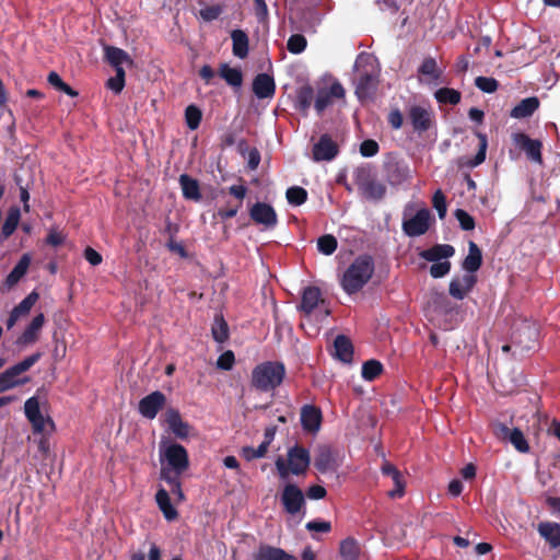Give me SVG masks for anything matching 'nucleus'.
<instances>
[{"label":"nucleus","instance_id":"nucleus-62","mask_svg":"<svg viewBox=\"0 0 560 560\" xmlns=\"http://www.w3.org/2000/svg\"><path fill=\"white\" fill-rule=\"evenodd\" d=\"M222 7L217 5H209L199 11L200 18L206 22H211L217 20L221 13H222Z\"/></svg>","mask_w":560,"mask_h":560},{"label":"nucleus","instance_id":"nucleus-1","mask_svg":"<svg viewBox=\"0 0 560 560\" xmlns=\"http://www.w3.org/2000/svg\"><path fill=\"white\" fill-rule=\"evenodd\" d=\"M374 270L375 264L372 256L359 255L340 277V287L348 295L357 294L369 283Z\"/></svg>","mask_w":560,"mask_h":560},{"label":"nucleus","instance_id":"nucleus-7","mask_svg":"<svg viewBox=\"0 0 560 560\" xmlns=\"http://www.w3.org/2000/svg\"><path fill=\"white\" fill-rule=\"evenodd\" d=\"M380 83V71L371 63L359 71L355 82V95L363 102L373 100Z\"/></svg>","mask_w":560,"mask_h":560},{"label":"nucleus","instance_id":"nucleus-6","mask_svg":"<svg viewBox=\"0 0 560 560\" xmlns=\"http://www.w3.org/2000/svg\"><path fill=\"white\" fill-rule=\"evenodd\" d=\"M40 358V352L33 353L32 355L26 357L21 362L12 365L4 372L0 373V381L4 386L5 390L26 384L30 381V378L20 377V375L28 371L36 362H38Z\"/></svg>","mask_w":560,"mask_h":560},{"label":"nucleus","instance_id":"nucleus-37","mask_svg":"<svg viewBox=\"0 0 560 560\" xmlns=\"http://www.w3.org/2000/svg\"><path fill=\"white\" fill-rule=\"evenodd\" d=\"M231 38L233 42L232 51L234 56L244 59L248 55V36L242 30H234L231 33Z\"/></svg>","mask_w":560,"mask_h":560},{"label":"nucleus","instance_id":"nucleus-33","mask_svg":"<svg viewBox=\"0 0 560 560\" xmlns=\"http://www.w3.org/2000/svg\"><path fill=\"white\" fill-rule=\"evenodd\" d=\"M539 104L536 96L526 97L512 108L510 116L517 119L530 117L538 109Z\"/></svg>","mask_w":560,"mask_h":560},{"label":"nucleus","instance_id":"nucleus-61","mask_svg":"<svg viewBox=\"0 0 560 560\" xmlns=\"http://www.w3.org/2000/svg\"><path fill=\"white\" fill-rule=\"evenodd\" d=\"M235 362V355L232 350H226L217 360V366L223 371H230Z\"/></svg>","mask_w":560,"mask_h":560},{"label":"nucleus","instance_id":"nucleus-40","mask_svg":"<svg viewBox=\"0 0 560 560\" xmlns=\"http://www.w3.org/2000/svg\"><path fill=\"white\" fill-rule=\"evenodd\" d=\"M213 339L219 343H224L230 337L229 325L224 319L223 315H215L214 322L211 328Z\"/></svg>","mask_w":560,"mask_h":560},{"label":"nucleus","instance_id":"nucleus-56","mask_svg":"<svg viewBox=\"0 0 560 560\" xmlns=\"http://www.w3.org/2000/svg\"><path fill=\"white\" fill-rule=\"evenodd\" d=\"M115 77H112L107 80L106 86L110 89L116 94L120 93L125 88V70L117 69Z\"/></svg>","mask_w":560,"mask_h":560},{"label":"nucleus","instance_id":"nucleus-12","mask_svg":"<svg viewBox=\"0 0 560 560\" xmlns=\"http://www.w3.org/2000/svg\"><path fill=\"white\" fill-rule=\"evenodd\" d=\"M513 142L516 147L525 152L529 161L539 165L542 164V142L540 140L532 139L524 132H516L513 135Z\"/></svg>","mask_w":560,"mask_h":560},{"label":"nucleus","instance_id":"nucleus-63","mask_svg":"<svg viewBox=\"0 0 560 560\" xmlns=\"http://www.w3.org/2000/svg\"><path fill=\"white\" fill-rule=\"evenodd\" d=\"M387 122L394 130H398L404 125V116L399 108H392L387 115Z\"/></svg>","mask_w":560,"mask_h":560},{"label":"nucleus","instance_id":"nucleus-42","mask_svg":"<svg viewBox=\"0 0 560 560\" xmlns=\"http://www.w3.org/2000/svg\"><path fill=\"white\" fill-rule=\"evenodd\" d=\"M435 312L447 314L452 311L451 302L443 292L432 291L428 301Z\"/></svg>","mask_w":560,"mask_h":560},{"label":"nucleus","instance_id":"nucleus-5","mask_svg":"<svg viewBox=\"0 0 560 560\" xmlns=\"http://www.w3.org/2000/svg\"><path fill=\"white\" fill-rule=\"evenodd\" d=\"M354 180L362 196L369 200L378 201L386 195V186L372 176L371 168L368 166L357 168Z\"/></svg>","mask_w":560,"mask_h":560},{"label":"nucleus","instance_id":"nucleus-36","mask_svg":"<svg viewBox=\"0 0 560 560\" xmlns=\"http://www.w3.org/2000/svg\"><path fill=\"white\" fill-rule=\"evenodd\" d=\"M155 501L167 521H173L178 516L177 510L172 505L168 492L160 488L155 494Z\"/></svg>","mask_w":560,"mask_h":560},{"label":"nucleus","instance_id":"nucleus-4","mask_svg":"<svg viewBox=\"0 0 560 560\" xmlns=\"http://www.w3.org/2000/svg\"><path fill=\"white\" fill-rule=\"evenodd\" d=\"M162 467L172 475H182L189 468V456L187 450L178 443H170L160 452Z\"/></svg>","mask_w":560,"mask_h":560},{"label":"nucleus","instance_id":"nucleus-17","mask_svg":"<svg viewBox=\"0 0 560 560\" xmlns=\"http://www.w3.org/2000/svg\"><path fill=\"white\" fill-rule=\"evenodd\" d=\"M346 91L339 82H334L328 89H320L315 97L314 108L318 115L332 104V98H343Z\"/></svg>","mask_w":560,"mask_h":560},{"label":"nucleus","instance_id":"nucleus-64","mask_svg":"<svg viewBox=\"0 0 560 560\" xmlns=\"http://www.w3.org/2000/svg\"><path fill=\"white\" fill-rule=\"evenodd\" d=\"M395 489L390 490L388 492V495L390 498H401L405 494V480L399 471L398 474L394 475V478H392Z\"/></svg>","mask_w":560,"mask_h":560},{"label":"nucleus","instance_id":"nucleus-34","mask_svg":"<svg viewBox=\"0 0 560 560\" xmlns=\"http://www.w3.org/2000/svg\"><path fill=\"white\" fill-rule=\"evenodd\" d=\"M482 265V253L478 245L470 241L468 244V255L463 260V268L474 275Z\"/></svg>","mask_w":560,"mask_h":560},{"label":"nucleus","instance_id":"nucleus-35","mask_svg":"<svg viewBox=\"0 0 560 560\" xmlns=\"http://www.w3.org/2000/svg\"><path fill=\"white\" fill-rule=\"evenodd\" d=\"M104 50L106 61L115 69V71L117 69H124L122 65L125 62H132L129 55L121 48L115 46H106Z\"/></svg>","mask_w":560,"mask_h":560},{"label":"nucleus","instance_id":"nucleus-48","mask_svg":"<svg viewBox=\"0 0 560 560\" xmlns=\"http://www.w3.org/2000/svg\"><path fill=\"white\" fill-rule=\"evenodd\" d=\"M337 238L331 234H325L317 240V249L319 253L329 256L337 249Z\"/></svg>","mask_w":560,"mask_h":560},{"label":"nucleus","instance_id":"nucleus-29","mask_svg":"<svg viewBox=\"0 0 560 560\" xmlns=\"http://www.w3.org/2000/svg\"><path fill=\"white\" fill-rule=\"evenodd\" d=\"M179 185L182 188L183 197L187 200L192 201H200L202 198L201 191H200V185L199 182L195 178H192L188 174H182L179 176Z\"/></svg>","mask_w":560,"mask_h":560},{"label":"nucleus","instance_id":"nucleus-60","mask_svg":"<svg viewBox=\"0 0 560 560\" xmlns=\"http://www.w3.org/2000/svg\"><path fill=\"white\" fill-rule=\"evenodd\" d=\"M380 151L378 143L373 139H366L360 144V153L364 158H372Z\"/></svg>","mask_w":560,"mask_h":560},{"label":"nucleus","instance_id":"nucleus-41","mask_svg":"<svg viewBox=\"0 0 560 560\" xmlns=\"http://www.w3.org/2000/svg\"><path fill=\"white\" fill-rule=\"evenodd\" d=\"M339 552L342 560H358L360 556L359 542L354 538L348 537L340 542Z\"/></svg>","mask_w":560,"mask_h":560},{"label":"nucleus","instance_id":"nucleus-11","mask_svg":"<svg viewBox=\"0 0 560 560\" xmlns=\"http://www.w3.org/2000/svg\"><path fill=\"white\" fill-rule=\"evenodd\" d=\"M281 503L288 514L295 515L305 505L304 493L296 485L288 483L282 490Z\"/></svg>","mask_w":560,"mask_h":560},{"label":"nucleus","instance_id":"nucleus-32","mask_svg":"<svg viewBox=\"0 0 560 560\" xmlns=\"http://www.w3.org/2000/svg\"><path fill=\"white\" fill-rule=\"evenodd\" d=\"M443 71L438 66L435 58L425 57L418 68V74L429 79L430 82L441 83Z\"/></svg>","mask_w":560,"mask_h":560},{"label":"nucleus","instance_id":"nucleus-55","mask_svg":"<svg viewBox=\"0 0 560 560\" xmlns=\"http://www.w3.org/2000/svg\"><path fill=\"white\" fill-rule=\"evenodd\" d=\"M475 85L485 93H494L499 88V82L494 78L477 77Z\"/></svg>","mask_w":560,"mask_h":560},{"label":"nucleus","instance_id":"nucleus-8","mask_svg":"<svg viewBox=\"0 0 560 560\" xmlns=\"http://www.w3.org/2000/svg\"><path fill=\"white\" fill-rule=\"evenodd\" d=\"M407 118L413 132L418 135L429 131L435 121L431 106L421 104L410 105L407 109Z\"/></svg>","mask_w":560,"mask_h":560},{"label":"nucleus","instance_id":"nucleus-51","mask_svg":"<svg viewBox=\"0 0 560 560\" xmlns=\"http://www.w3.org/2000/svg\"><path fill=\"white\" fill-rule=\"evenodd\" d=\"M38 299L39 294L36 291H32L16 306H14L13 310L20 316L26 315L30 313L31 308L34 306Z\"/></svg>","mask_w":560,"mask_h":560},{"label":"nucleus","instance_id":"nucleus-24","mask_svg":"<svg viewBox=\"0 0 560 560\" xmlns=\"http://www.w3.org/2000/svg\"><path fill=\"white\" fill-rule=\"evenodd\" d=\"M455 254L454 246L450 244H435L432 247L420 252L419 256L427 261L435 262L442 259L447 260Z\"/></svg>","mask_w":560,"mask_h":560},{"label":"nucleus","instance_id":"nucleus-27","mask_svg":"<svg viewBox=\"0 0 560 560\" xmlns=\"http://www.w3.org/2000/svg\"><path fill=\"white\" fill-rule=\"evenodd\" d=\"M334 355L343 363H351L353 360V345L345 335H338L334 340Z\"/></svg>","mask_w":560,"mask_h":560},{"label":"nucleus","instance_id":"nucleus-57","mask_svg":"<svg viewBox=\"0 0 560 560\" xmlns=\"http://www.w3.org/2000/svg\"><path fill=\"white\" fill-rule=\"evenodd\" d=\"M451 262L448 260L435 261L430 267V276L434 279L443 278L451 271Z\"/></svg>","mask_w":560,"mask_h":560},{"label":"nucleus","instance_id":"nucleus-49","mask_svg":"<svg viewBox=\"0 0 560 560\" xmlns=\"http://www.w3.org/2000/svg\"><path fill=\"white\" fill-rule=\"evenodd\" d=\"M202 113L196 105H189L185 109L186 125L190 130H196L201 122Z\"/></svg>","mask_w":560,"mask_h":560},{"label":"nucleus","instance_id":"nucleus-53","mask_svg":"<svg viewBox=\"0 0 560 560\" xmlns=\"http://www.w3.org/2000/svg\"><path fill=\"white\" fill-rule=\"evenodd\" d=\"M454 217L458 221L462 230L471 231L475 229V226H476L475 219L466 210L456 209L454 211Z\"/></svg>","mask_w":560,"mask_h":560},{"label":"nucleus","instance_id":"nucleus-39","mask_svg":"<svg viewBox=\"0 0 560 560\" xmlns=\"http://www.w3.org/2000/svg\"><path fill=\"white\" fill-rule=\"evenodd\" d=\"M220 77L231 86L240 88L243 83V73L238 68H231L228 63H221Z\"/></svg>","mask_w":560,"mask_h":560},{"label":"nucleus","instance_id":"nucleus-13","mask_svg":"<svg viewBox=\"0 0 560 560\" xmlns=\"http://www.w3.org/2000/svg\"><path fill=\"white\" fill-rule=\"evenodd\" d=\"M165 404V395L160 390H154L140 399L138 410L142 417L152 420L164 408Z\"/></svg>","mask_w":560,"mask_h":560},{"label":"nucleus","instance_id":"nucleus-58","mask_svg":"<svg viewBox=\"0 0 560 560\" xmlns=\"http://www.w3.org/2000/svg\"><path fill=\"white\" fill-rule=\"evenodd\" d=\"M432 205L438 211L439 218L444 219L447 211L446 198L441 189L436 190L432 197Z\"/></svg>","mask_w":560,"mask_h":560},{"label":"nucleus","instance_id":"nucleus-46","mask_svg":"<svg viewBox=\"0 0 560 560\" xmlns=\"http://www.w3.org/2000/svg\"><path fill=\"white\" fill-rule=\"evenodd\" d=\"M384 371L383 364L378 360H368L362 365V377L365 381L372 382L377 378Z\"/></svg>","mask_w":560,"mask_h":560},{"label":"nucleus","instance_id":"nucleus-43","mask_svg":"<svg viewBox=\"0 0 560 560\" xmlns=\"http://www.w3.org/2000/svg\"><path fill=\"white\" fill-rule=\"evenodd\" d=\"M434 97L440 104L457 105L462 100V94L451 88H441L435 91Z\"/></svg>","mask_w":560,"mask_h":560},{"label":"nucleus","instance_id":"nucleus-59","mask_svg":"<svg viewBox=\"0 0 560 560\" xmlns=\"http://www.w3.org/2000/svg\"><path fill=\"white\" fill-rule=\"evenodd\" d=\"M24 413L27 420L43 415L40 411L38 398L36 396L30 397L25 401Z\"/></svg>","mask_w":560,"mask_h":560},{"label":"nucleus","instance_id":"nucleus-9","mask_svg":"<svg viewBox=\"0 0 560 560\" xmlns=\"http://www.w3.org/2000/svg\"><path fill=\"white\" fill-rule=\"evenodd\" d=\"M384 173L390 186H399L411 179V171L407 162L394 154H388L384 162Z\"/></svg>","mask_w":560,"mask_h":560},{"label":"nucleus","instance_id":"nucleus-18","mask_svg":"<svg viewBox=\"0 0 560 560\" xmlns=\"http://www.w3.org/2000/svg\"><path fill=\"white\" fill-rule=\"evenodd\" d=\"M323 304H325V299H323L318 287L308 285L303 289L299 310L305 316H310L316 307Z\"/></svg>","mask_w":560,"mask_h":560},{"label":"nucleus","instance_id":"nucleus-22","mask_svg":"<svg viewBox=\"0 0 560 560\" xmlns=\"http://www.w3.org/2000/svg\"><path fill=\"white\" fill-rule=\"evenodd\" d=\"M314 467L322 474L336 470L337 463L328 445H319L315 451Z\"/></svg>","mask_w":560,"mask_h":560},{"label":"nucleus","instance_id":"nucleus-16","mask_svg":"<svg viewBox=\"0 0 560 560\" xmlns=\"http://www.w3.org/2000/svg\"><path fill=\"white\" fill-rule=\"evenodd\" d=\"M338 153L339 147L328 133L322 135L312 149V155L315 162L332 161Z\"/></svg>","mask_w":560,"mask_h":560},{"label":"nucleus","instance_id":"nucleus-45","mask_svg":"<svg viewBox=\"0 0 560 560\" xmlns=\"http://www.w3.org/2000/svg\"><path fill=\"white\" fill-rule=\"evenodd\" d=\"M180 475H172L168 470L166 469H161L160 470V479L165 481L170 488H171V492L175 495L178 497L179 500H183L184 499V493H183V490H182V482H180Z\"/></svg>","mask_w":560,"mask_h":560},{"label":"nucleus","instance_id":"nucleus-50","mask_svg":"<svg viewBox=\"0 0 560 560\" xmlns=\"http://www.w3.org/2000/svg\"><path fill=\"white\" fill-rule=\"evenodd\" d=\"M268 448L269 445H267V443L261 442L257 448H254L252 446H244L241 451V454L246 460L250 462L256 458L265 457L268 452Z\"/></svg>","mask_w":560,"mask_h":560},{"label":"nucleus","instance_id":"nucleus-23","mask_svg":"<svg viewBox=\"0 0 560 560\" xmlns=\"http://www.w3.org/2000/svg\"><path fill=\"white\" fill-rule=\"evenodd\" d=\"M253 92L258 98H269L276 93V83L268 73H259L253 80Z\"/></svg>","mask_w":560,"mask_h":560},{"label":"nucleus","instance_id":"nucleus-31","mask_svg":"<svg viewBox=\"0 0 560 560\" xmlns=\"http://www.w3.org/2000/svg\"><path fill=\"white\" fill-rule=\"evenodd\" d=\"M539 535L551 548L560 547V524L555 522H541L538 525Z\"/></svg>","mask_w":560,"mask_h":560},{"label":"nucleus","instance_id":"nucleus-21","mask_svg":"<svg viewBox=\"0 0 560 560\" xmlns=\"http://www.w3.org/2000/svg\"><path fill=\"white\" fill-rule=\"evenodd\" d=\"M165 422L171 432L178 439H187L189 434V424L183 421L179 411L175 408H168L165 413Z\"/></svg>","mask_w":560,"mask_h":560},{"label":"nucleus","instance_id":"nucleus-52","mask_svg":"<svg viewBox=\"0 0 560 560\" xmlns=\"http://www.w3.org/2000/svg\"><path fill=\"white\" fill-rule=\"evenodd\" d=\"M28 421L31 422L33 432L35 434H45L46 427L50 428V432L55 430V423L49 417L45 418L43 415H40L30 419Z\"/></svg>","mask_w":560,"mask_h":560},{"label":"nucleus","instance_id":"nucleus-54","mask_svg":"<svg viewBox=\"0 0 560 560\" xmlns=\"http://www.w3.org/2000/svg\"><path fill=\"white\" fill-rule=\"evenodd\" d=\"M306 38L301 34H293L289 37L287 48L291 54H301L306 48Z\"/></svg>","mask_w":560,"mask_h":560},{"label":"nucleus","instance_id":"nucleus-15","mask_svg":"<svg viewBox=\"0 0 560 560\" xmlns=\"http://www.w3.org/2000/svg\"><path fill=\"white\" fill-rule=\"evenodd\" d=\"M250 219L267 229H273L278 223V215L272 206L266 202H256L249 209Z\"/></svg>","mask_w":560,"mask_h":560},{"label":"nucleus","instance_id":"nucleus-47","mask_svg":"<svg viewBox=\"0 0 560 560\" xmlns=\"http://www.w3.org/2000/svg\"><path fill=\"white\" fill-rule=\"evenodd\" d=\"M307 191L303 187L292 186L287 189L285 197L290 205L292 206H301L307 200Z\"/></svg>","mask_w":560,"mask_h":560},{"label":"nucleus","instance_id":"nucleus-26","mask_svg":"<svg viewBox=\"0 0 560 560\" xmlns=\"http://www.w3.org/2000/svg\"><path fill=\"white\" fill-rule=\"evenodd\" d=\"M45 323V316L43 313L37 314L25 330L18 338L19 345H31L34 343L38 339V335L40 329L43 328Z\"/></svg>","mask_w":560,"mask_h":560},{"label":"nucleus","instance_id":"nucleus-20","mask_svg":"<svg viewBox=\"0 0 560 560\" xmlns=\"http://www.w3.org/2000/svg\"><path fill=\"white\" fill-rule=\"evenodd\" d=\"M477 282L475 275L466 273L463 277H455L448 285L450 295L456 300H464L465 296L474 289Z\"/></svg>","mask_w":560,"mask_h":560},{"label":"nucleus","instance_id":"nucleus-3","mask_svg":"<svg viewBox=\"0 0 560 560\" xmlns=\"http://www.w3.org/2000/svg\"><path fill=\"white\" fill-rule=\"evenodd\" d=\"M287 460L279 456L276 462V469L281 479H287L290 474L295 476L304 475L311 464L310 452L301 446L294 445L288 450Z\"/></svg>","mask_w":560,"mask_h":560},{"label":"nucleus","instance_id":"nucleus-19","mask_svg":"<svg viewBox=\"0 0 560 560\" xmlns=\"http://www.w3.org/2000/svg\"><path fill=\"white\" fill-rule=\"evenodd\" d=\"M323 420L322 410L314 405H304L301 408V425L308 433H316Z\"/></svg>","mask_w":560,"mask_h":560},{"label":"nucleus","instance_id":"nucleus-44","mask_svg":"<svg viewBox=\"0 0 560 560\" xmlns=\"http://www.w3.org/2000/svg\"><path fill=\"white\" fill-rule=\"evenodd\" d=\"M476 135L479 138V149H478V152L476 153V155L472 159H467L463 163V165H466V166H468L470 168L476 167V166H478V165H480L481 163L485 162L487 147H488L487 136L481 133V132H477Z\"/></svg>","mask_w":560,"mask_h":560},{"label":"nucleus","instance_id":"nucleus-10","mask_svg":"<svg viewBox=\"0 0 560 560\" xmlns=\"http://www.w3.org/2000/svg\"><path fill=\"white\" fill-rule=\"evenodd\" d=\"M491 430L493 435L502 441L510 442L517 452L520 453H528L530 447L525 439L523 432L518 428H509L505 423L502 422H493L491 424Z\"/></svg>","mask_w":560,"mask_h":560},{"label":"nucleus","instance_id":"nucleus-25","mask_svg":"<svg viewBox=\"0 0 560 560\" xmlns=\"http://www.w3.org/2000/svg\"><path fill=\"white\" fill-rule=\"evenodd\" d=\"M315 97L314 89L310 84L300 86L296 90L294 108L303 116H306L313 101L315 102Z\"/></svg>","mask_w":560,"mask_h":560},{"label":"nucleus","instance_id":"nucleus-2","mask_svg":"<svg viewBox=\"0 0 560 560\" xmlns=\"http://www.w3.org/2000/svg\"><path fill=\"white\" fill-rule=\"evenodd\" d=\"M285 376V366L279 361H265L252 371L250 384L259 392H270L279 387Z\"/></svg>","mask_w":560,"mask_h":560},{"label":"nucleus","instance_id":"nucleus-28","mask_svg":"<svg viewBox=\"0 0 560 560\" xmlns=\"http://www.w3.org/2000/svg\"><path fill=\"white\" fill-rule=\"evenodd\" d=\"M31 265V256L28 254H24L18 264L13 267L11 272L7 276L3 285L10 290L14 285L19 283V281L26 275L28 267Z\"/></svg>","mask_w":560,"mask_h":560},{"label":"nucleus","instance_id":"nucleus-14","mask_svg":"<svg viewBox=\"0 0 560 560\" xmlns=\"http://www.w3.org/2000/svg\"><path fill=\"white\" fill-rule=\"evenodd\" d=\"M430 211L425 208L420 209L417 213L402 222V231L410 237H416L427 233L430 226Z\"/></svg>","mask_w":560,"mask_h":560},{"label":"nucleus","instance_id":"nucleus-30","mask_svg":"<svg viewBox=\"0 0 560 560\" xmlns=\"http://www.w3.org/2000/svg\"><path fill=\"white\" fill-rule=\"evenodd\" d=\"M254 560H298L281 548L269 545H260L253 556Z\"/></svg>","mask_w":560,"mask_h":560},{"label":"nucleus","instance_id":"nucleus-38","mask_svg":"<svg viewBox=\"0 0 560 560\" xmlns=\"http://www.w3.org/2000/svg\"><path fill=\"white\" fill-rule=\"evenodd\" d=\"M21 219V211L18 206H13L9 209L7 218L1 229V237L3 240L11 236L16 230Z\"/></svg>","mask_w":560,"mask_h":560}]
</instances>
